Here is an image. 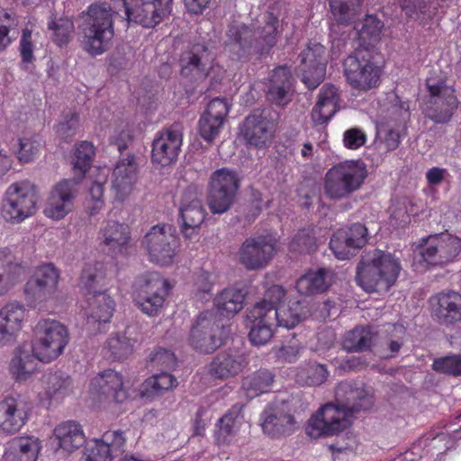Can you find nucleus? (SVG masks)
Instances as JSON below:
<instances>
[{"instance_id":"f257e3e1","label":"nucleus","mask_w":461,"mask_h":461,"mask_svg":"<svg viewBox=\"0 0 461 461\" xmlns=\"http://www.w3.org/2000/svg\"><path fill=\"white\" fill-rule=\"evenodd\" d=\"M114 9L106 2L93 3L82 13L81 25L85 50L91 56L104 53L114 37V18L118 7L124 9L125 19L145 28H153L167 18L174 0H111Z\"/></svg>"},{"instance_id":"f03ea898","label":"nucleus","mask_w":461,"mask_h":461,"mask_svg":"<svg viewBox=\"0 0 461 461\" xmlns=\"http://www.w3.org/2000/svg\"><path fill=\"white\" fill-rule=\"evenodd\" d=\"M278 18L269 12L250 23L233 22L225 32L223 50L233 61H260L276 44Z\"/></svg>"},{"instance_id":"7ed1b4c3","label":"nucleus","mask_w":461,"mask_h":461,"mask_svg":"<svg viewBox=\"0 0 461 461\" xmlns=\"http://www.w3.org/2000/svg\"><path fill=\"white\" fill-rule=\"evenodd\" d=\"M35 341L15 349L9 370L17 381L27 380L37 369L38 361L49 363L58 358L68 343L67 328L55 320H41L34 328Z\"/></svg>"},{"instance_id":"20e7f679","label":"nucleus","mask_w":461,"mask_h":461,"mask_svg":"<svg viewBox=\"0 0 461 461\" xmlns=\"http://www.w3.org/2000/svg\"><path fill=\"white\" fill-rule=\"evenodd\" d=\"M336 396L344 397L339 404L327 403L308 420L306 434L312 438L339 434L350 426L348 416L367 411L373 405V397L364 388L354 387L350 383H341Z\"/></svg>"},{"instance_id":"39448f33","label":"nucleus","mask_w":461,"mask_h":461,"mask_svg":"<svg viewBox=\"0 0 461 461\" xmlns=\"http://www.w3.org/2000/svg\"><path fill=\"white\" fill-rule=\"evenodd\" d=\"M402 269L394 255L372 249L364 252L357 267L356 282L366 292H387L396 282Z\"/></svg>"},{"instance_id":"423d86ee","label":"nucleus","mask_w":461,"mask_h":461,"mask_svg":"<svg viewBox=\"0 0 461 461\" xmlns=\"http://www.w3.org/2000/svg\"><path fill=\"white\" fill-rule=\"evenodd\" d=\"M367 177L366 163L351 159L332 166L324 176V193L332 200H341L359 190Z\"/></svg>"},{"instance_id":"0eeeda50","label":"nucleus","mask_w":461,"mask_h":461,"mask_svg":"<svg viewBox=\"0 0 461 461\" xmlns=\"http://www.w3.org/2000/svg\"><path fill=\"white\" fill-rule=\"evenodd\" d=\"M343 70L347 83L360 92L377 87L381 81L382 67L371 49H357L344 59Z\"/></svg>"},{"instance_id":"6e6552de","label":"nucleus","mask_w":461,"mask_h":461,"mask_svg":"<svg viewBox=\"0 0 461 461\" xmlns=\"http://www.w3.org/2000/svg\"><path fill=\"white\" fill-rule=\"evenodd\" d=\"M241 185L237 170L221 167L213 171L208 180L207 204L213 214L228 212L236 202Z\"/></svg>"},{"instance_id":"1a4fd4ad","label":"nucleus","mask_w":461,"mask_h":461,"mask_svg":"<svg viewBox=\"0 0 461 461\" xmlns=\"http://www.w3.org/2000/svg\"><path fill=\"white\" fill-rule=\"evenodd\" d=\"M214 49L211 40L199 39L187 44L178 59L180 76L191 83L203 81L212 68Z\"/></svg>"},{"instance_id":"9d476101","label":"nucleus","mask_w":461,"mask_h":461,"mask_svg":"<svg viewBox=\"0 0 461 461\" xmlns=\"http://www.w3.org/2000/svg\"><path fill=\"white\" fill-rule=\"evenodd\" d=\"M429 93L423 109L426 118L436 124L448 123L458 107V100L452 86L447 84L445 77H430L426 80Z\"/></svg>"},{"instance_id":"9b49d317","label":"nucleus","mask_w":461,"mask_h":461,"mask_svg":"<svg viewBox=\"0 0 461 461\" xmlns=\"http://www.w3.org/2000/svg\"><path fill=\"white\" fill-rule=\"evenodd\" d=\"M39 194L37 187L24 180L12 184L6 190L2 204V216L11 223H20L37 211Z\"/></svg>"},{"instance_id":"f8f14e48","label":"nucleus","mask_w":461,"mask_h":461,"mask_svg":"<svg viewBox=\"0 0 461 461\" xmlns=\"http://www.w3.org/2000/svg\"><path fill=\"white\" fill-rule=\"evenodd\" d=\"M228 335L227 328L221 324L213 312H201L190 327L188 343L201 354H212Z\"/></svg>"},{"instance_id":"ddd939ff","label":"nucleus","mask_w":461,"mask_h":461,"mask_svg":"<svg viewBox=\"0 0 461 461\" xmlns=\"http://www.w3.org/2000/svg\"><path fill=\"white\" fill-rule=\"evenodd\" d=\"M134 289V301L140 310L149 316H156L163 307L170 287L159 273L147 272L137 277Z\"/></svg>"},{"instance_id":"4468645a","label":"nucleus","mask_w":461,"mask_h":461,"mask_svg":"<svg viewBox=\"0 0 461 461\" xmlns=\"http://www.w3.org/2000/svg\"><path fill=\"white\" fill-rule=\"evenodd\" d=\"M149 260L153 263L168 266L173 262L179 246L175 230L168 224L152 226L141 240Z\"/></svg>"},{"instance_id":"2eb2a0df","label":"nucleus","mask_w":461,"mask_h":461,"mask_svg":"<svg viewBox=\"0 0 461 461\" xmlns=\"http://www.w3.org/2000/svg\"><path fill=\"white\" fill-rule=\"evenodd\" d=\"M260 422L263 433L276 439L289 437L299 427L285 402L267 405L260 414Z\"/></svg>"},{"instance_id":"dca6fc26","label":"nucleus","mask_w":461,"mask_h":461,"mask_svg":"<svg viewBox=\"0 0 461 461\" xmlns=\"http://www.w3.org/2000/svg\"><path fill=\"white\" fill-rule=\"evenodd\" d=\"M299 69L302 81L311 90L317 88L324 80L327 68L325 47L316 41H310L300 52Z\"/></svg>"},{"instance_id":"f3484780","label":"nucleus","mask_w":461,"mask_h":461,"mask_svg":"<svg viewBox=\"0 0 461 461\" xmlns=\"http://www.w3.org/2000/svg\"><path fill=\"white\" fill-rule=\"evenodd\" d=\"M183 144V132L177 123L163 129L156 134L152 141L151 160L167 167L178 158Z\"/></svg>"},{"instance_id":"a211bd4d","label":"nucleus","mask_w":461,"mask_h":461,"mask_svg":"<svg viewBox=\"0 0 461 461\" xmlns=\"http://www.w3.org/2000/svg\"><path fill=\"white\" fill-rule=\"evenodd\" d=\"M59 272L52 264L40 266L24 285V294L31 303H42L53 296L57 290Z\"/></svg>"},{"instance_id":"6ab92c4d","label":"nucleus","mask_w":461,"mask_h":461,"mask_svg":"<svg viewBox=\"0 0 461 461\" xmlns=\"http://www.w3.org/2000/svg\"><path fill=\"white\" fill-rule=\"evenodd\" d=\"M276 252V242L267 235L249 237L244 240L240 251V262L248 270L265 267Z\"/></svg>"},{"instance_id":"aec40b11","label":"nucleus","mask_w":461,"mask_h":461,"mask_svg":"<svg viewBox=\"0 0 461 461\" xmlns=\"http://www.w3.org/2000/svg\"><path fill=\"white\" fill-rule=\"evenodd\" d=\"M368 240L367 228L359 222L339 229L333 233L330 248L338 259H348L355 250L362 249Z\"/></svg>"},{"instance_id":"412c9836","label":"nucleus","mask_w":461,"mask_h":461,"mask_svg":"<svg viewBox=\"0 0 461 461\" xmlns=\"http://www.w3.org/2000/svg\"><path fill=\"white\" fill-rule=\"evenodd\" d=\"M268 115L267 110L257 109L244 119L240 133L247 145L261 149L267 147L270 142L274 124Z\"/></svg>"},{"instance_id":"4be33fe9","label":"nucleus","mask_w":461,"mask_h":461,"mask_svg":"<svg viewBox=\"0 0 461 461\" xmlns=\"http://www.w3.org/2000/svg\"><path fill=\"white\" fill-rule=\"evenodd\" d=\"M206 212L201 199L197 196V188L189 185L183 193L179 216L182 221L181 231L185 238H191L205 219Z\"/></svg>"},{"instance_id":"5701e85b","label":"nucleus","mask_w":461,"mask_h":461,"mask_svg":"<svg viewBox=\"0 0 461 461\" xmlns=\"http://www.w3.org/2000/svg\"><path fill=\"white\" fill-rule=\"evenodd\" d=\"M77 183L75 179H64L54 186L44 210L46 216L61 220L73 210Z\"/></svg>"},{"instance_id":"b1692460","label":"nucleus","mask_w":461,"mask_h":461,"mask_svg":"<svg viewBox=\"0 0 461 461\" xmlns=\"http://www.w3.org/2000/svg\"><path fill=\"white\" fill-rule=\"evenodd\" d=\"M93 443L86 448L84 461H112L123 453L125 438L120 429L108 430L100 438H95Z\"/></svg>"},{"instance_id":"393cba45","label":"nucleus","mask_w":461,"mask_h":461,"mask_svg":"<svg viewBox=\"0 0 461 461\" xmlns=\"http://www.w3.org/2000/svg\"><path fill=\"white\" fill-rule=\"evenodd\" d=\"M432 315L444 326L461 322V294L453 290L443 291L430 298Z\"/></svg>"},{"instance_id":"a878e982","label":"nucleus","mask_w":461,"mask_h":461,"mask_svg":"<svg viewBox=\"0 0 461 461\" xmlns=\"http://www.w3.org/2000/svg\"><path fill=\"white\" fill-rule=\"evenodd\" d=\"M91 391L105 401L116 403L123 402L128 398V393L123 386L122 375L107 369L98 374L91 381Z\"/></svg>"},{"instance_id":"bb28decb","label":"nucleus","mask_w":461,"mask_h":461,"mask_svg":"<svg viewBox=\"0 0 461 461\" xmlns=\"http://www.w3.org/2000/svg\"><path fill=\"white\" fill-rule=\"evenodd\" d=\"M25 308L22 303L12 301L0 309V346L13 344L22 330Z\"/></svg>"},{"instance_id":"cd10ccee","label":"nucleus","mask_w":461,"mask_h":461,"mask_svg":"<svg viewBox=\"0 0 461 461\" xmlns=\"http://www.w3.org/2000/svg\"><path fill=\"white\" fill-rule=\"evenodd\" d=\"M294 82L290 68L285 65L276 68L267 91V100L278 106L287 105L292 101Z\"/></svg>"},{"instance_id":"c85d7f7f","label":"nucleus","mask_w":461,"mask_h":461,"mask_svg":"<svg viewBox=\"0 0 461 461\" xmlns=\"http://www.w3.org/2000/svg\"><path fill=\"white\" fill-rule=\"evenodd\" d=\"M138 166L135 162V156L131 154L126 158L120 160L113 169V180L112 190L114 199L122 202L131 192L132 185L136 181Z\"/></svg>"},{"instance_id":"c756f323","label":"nucleus","mask_w":461,"mask_h":461,"mask_svg":"<svg viewBox=\"0 0 461 461\" xmlns=\"http://www.w3.org/2000/svg\"><path fill=\"white\" fill-rule=\"evenodd\" d=\"M26 420L27 412L21 401L10 397L0 402V434H15Z\"/></svg>"},{"instance_id":"7c9ffc66","label":"nucleus","mask_w":461,"mask_h":461,"mask_svg":"<svg viewBox=\"0 0 461 461\" xmlns=\"http://www.w3.org/2000/svg\"><path fill=\"white\" fill-rule=\"evenodd\" d=\"M246 366L243 355L227 350L217 354L211 365L210 374L219 379H227L240 374Z\"/></svg>"},{"instance_id":"2f4dec72","label":"nucleus","mask_w":461,"mask_h":461,"mask_svg":"<svg viewBox=\"0 0 461 461\" xmlns=\"http://www.w3.org/2000/svg\"><path fill=\"white\" fill-rule=\"evenodd\" d=\"M332 272L325 267L310 269L298 278L295 287L299 294L312 296L326 292L331 285Z\"/></svg>"},{"instance_id":"473e14b6","label":"nucleus","mask_w":461,"mask_h":461,"mask_svg":"<svg viewBox=\"0 0 461 461\" xmlns=\"http://www.w3.org/2000/svg\"><path fill=\"white\" fill-rule=\"evenodd\" d=\"M250 320L249 339L255 346H262L273 337L274 321L268 319V312L260 307H253L249 312Z\"/></svg>"},{"instance_id":"72a5a7b5","label":"nucleus","mask_w":461,"mask_h":461,"mask_svg":"<svg viewBox=\"0 0 461 461\" xmlns=\"http://www.w3.org/2000/svg\"><path fill=\"white\" fill-rule=\"evenodd\" d=\"M54 437L58 447L68 453L75 451L86 443L81 425L74 420L59 424L54 429Z\"/></svg>"},{"instance_id":"f704fd0d","label":"nucleus","mask_w":461,"mask_h":461,"mask_svg":"<svg viewBox=\"0 0 461 461\" xmlns=\"http://www.w3.org/2000/svg\"><path fill=\"white\" fill-rule=\"evenodd\" d=\"M339 95L334 86L324 85L317 104L312 111V119L316 125L327 123L338 111Z\"/></svg>"},{"instance_id":"c9c22d12","label":"nucleus","mask_w":461,"mask_h":461,"mask_svg":"<svg viewBox=\"0 0 461 461\" xmlns=\"http://www.w3.org/2000/svg\"><path fill=\"white\" fill-rule=\"evenodd\" d=\"M23 274L24 267L11 250L0 249V296L5 294Z\"/></svg>"},{"instance_id":"e433bc0d","label":"nucleus","mask_w":461,"mask_h":461,"mask_svg":"<svg viewBox=\"0 0 461 461\" xmlns=\"http://www.w3.org/2000/svg\"><path fill=\"white\" fill-rule=\"evenodd\" d=\"M268 319L274 321L276 326L293 329L305 317L306 312L299 300H290L287 304L279 308H268Z\"/></svg>"},{"instance_id":"4c0bfd02","label":"nucleus","mask_w":461,"mask_h":461,"mask_svg":"<svg viewBox=\"0 0 461 461\" xmlns=\"http://www.w3.org/2000/svg\"><path fill=\"white\" fill-rule=\"evenodd\" d=\"M377 332L371 326H356L346 332L342 347L348 352H364L371 350Z\"/></svg>"},{"instance_id":"58836bf2","label":"nucleus","mask_w":461,"mask_h":461,"mask_svg":"<svg viewBox=\"0 0 461 461\" xmlns=\"http://www.w3.org/2000/svg\"><path fill=\"white\" fill-rule=\"evenodd\" d=\"M101 235L103 243L114 254L122 252L130 240L128 226L118 221H107Z\"/></svg>"},{"instance_id":"ea45409f","label":"nucleus","mask_w":461,"mask_h":461,"mask_svg":"<svg viewBox=\"0 0 461 461\" xmlns=\"http://www.w3.org/2000/svg\"><path fill=\"white\" fill-rule=\"evenodd\" d=\"M41 383L49 399H62L72 391V379L62 371L44 374Z\"/></svg>"},{"instance_id":"a19ab883","label":"nucleus","mask_w":461,"mask_h":461,"mask_svg":"<svg viewBox=\"0 0 461 461\" xmlns=\"http://www.w3.org/2000/svg\"><path fill=\"white\" fill-rule=\"evenodd\" d=\"M245 296L242 289L229 287L215 297L214 304L221 314L233 316L243 309Z\"/></svg>"},{"instance_id":"79ce46f5","label":"nucleus","mask_w":461,"mask_h":461,"mask_svg":"<svg viewBox=\"0 0 461 461\" xmlns=\"http://www.w3.org/2000/svg\"><path fill=\"white\" fill-rule=\"evenodd\" d=\"M89 318L97 322H109L114 310V302L105 291H99L86 297Z\"/></svg>"},{"instance_id":"37998d69","label":"nucleus","mask_w":461,"mask_h":461,"mask_svg":"<svg viewBox=\"0 0 461 461\" xmlns=\"http://www.w3.org/2000/svg\"><path fill=\"white\" fill-rule=\"evenodd\" d=\"M275 375L267 369H259L242 381L246 395L252 399L271 390Z\"/></svg>"},{"instance_id":"c03bdc74","label":"nucleus","mask_w":461,"mask_h":461,"mask_svg":"<svg viewBox=\"0 0 461 461\" xmlns=\"http://www.w3.org/2000/svg\"><path fill=\"white\" fill-rule=\"evenodd\" d=\"M383 27V22L375 15H366L361 22V27L358 28V25L355 27L357 30L358 49L375 50V44L380 41Z\"/></svg>"},{"instance_id":"a18cd8bd","label":"nucleus","mask_w":461,"mask_h":461,"mask_svg":"<svg viewBox=\"0 0 461 461\" xmlns=\"http://www.w3.org/2000/svg\"><path fill=\"white\" fill-rule=\"evenodd\" d=\"M129 330L122 333L112 334L106 340L104 350L113 360H122L132 354L136 340L127 335Z\"/></svg>"},{"instance_id":"49530a36","label":"nucleus","mask_w":461,"mask_h":461,"mask_svg":"<svg viewBox=\"0 0 461 461\" xmlns=\"http://www.w3.org/2000/svg\"><path fill=\"white\" fill-rule=\"evenodd\" d=\"M177 384L176 378L167 371H161L147 379L141 390V395L147 398H154L163 393L171 390Z\"/></svg>"},{"instance_id":"de8ad7c7","label":"nucleus","mask_w":461,"mask_h":461,"mask_svg":"<svg viewBox=\"0 0 461 461\" xmlns=\"http://www.w3.org/2000/svg\"><path fill=\"white\" fill-rule=\"evenodd\" d=\"M73 21L65 16H50L48 21V30L50 38L59 47L66 46L71 40L74 32Z\"/></svg>"},{"instance_id":"09e8293b","label":"nucleus","mask_w":461,"mask_h":461,"mask_svg":"<svg viewBox=\"0 0 461 461\" xmlns=\"http://www.w3.org/2000/svg\"><path fill=\"white\" fill-rule=\"evenodd\" d=\"M329 375L325 365L307 363L298 367L296 381L304 385L316 386L323 384Z\"/></svg>"},{"instance_id":"8fccbe9b","label":"nucleus","mask_w":461,"mask_h":461,"mask_svg":"<svg viewBox=\"0 0 461 461\" xmlns=\"http://www.w3.org/2000/svg\"><path fill=\"white\" fill-rule=\"evenodd\" d=\"M331 14L339 24L351 23L362 3V0H328Z\"/></svg>"},{"instance_id":"3c124183","label":"nucleus","mask_w":461,"mask_h":461,"mask_svg":"<svg viewBox=\"0 0 461 461\" xmlns=\"http://www.w3.org/2000/svg\"><path fill=\"white\" fill-rule=\"evenodd\" d=\"M103 279V273L96 265H86L80 276L79 286L88 297L99 291H105L104 285L101 284Z\"/></svg>"},{"instance_id":"603ef678","label":"nucleus","mask_w":461,"mask_h":461,"mask_svg":"<svg viewBox=\"0 0 461 461\" xmlns=\"http://www.w3.org/2000/svg\"><path fill=\"white\" fill-rule=\"evenodd\" d=\"M441 265L453 262L461 252V239L450 235H436Z\"/></svg>"},{"instance_id":"864d4df0","label":"nucleus","mask_w":461,"mask_h":461,"mask_svg":"<svg viewBox=\"0 0 461 461\" xmlns=\"http://www.w3.org/2000/svg\"><path fill=\"white\" fill-rule=\"evenodd\" d=\"M401 8L407 18L415 21H425L434 14L430 0H401Z\"/></svg>"},{"instance_id":"5fc2aeb1","label":"nucleus","mask_w":461,"mask_h":461,"mask_svg":"<svg viewBox=\"0 0 461 461\" xmlns=\"http://www.w3.org/2000/svg\"><path fill=\"white\" fill-rule=\"evenodd\" d=\"M95 149L91 142H80L75 150L73 158V168L75 173L78 175V178H82L90 168Z\"/></svg>"},{"instance_id":"6e6d98bb","label":"nucleus","mask_w":461,"mask_h":461,"mask_svg":"<svg viewBox=\"0 0 461 461\" xmlns=\"http://www.w3.org/2000/svg\"><path fill=\"white\" fill-rule=\"evenodd\" d=\"M289 249L292 252L308 253L314 252L317 249V240L314 230L303 228L297 231L292 239Z\"/></svg>"},{"instance_id":"4d7b16f0","label":"nucleus","mask_w":461,"mask_h":461,"mask_svg":"<svg viewBox=\"0 0 461 461\" xmlns=\"http://www.w3.org/2000/svg\"><path fill=\"white\" fill-rule=\"evenodd\" d=\"M149 365L161 371H168L176 367V357L171 350L158 347L149 355Z\"/></svg>"},{"instance_id":"13d9d810","label":"nucleus","mask_w":461,"mask_h":461,"mask_svg":"<svg viewBox=\"0 0 461 461\" xmlns=\"http://www.w3.org/2000/svg\"><path fill=\"white\" fill-rule=\"evenodd\" d=\"M79 125V115L77 113H63L62 120L56 125V133L65 141L70 140L77 133Z\"/></svg>"},{"instance_id":"bf43d9fd","label":"nucleus","mask_w":461,"mask_h":461,"mask_svg":"<svg viewBox=\"0 0 461 461\" xmlns=\"http://www.w3.org/2000/svg\"><path fill=\"white\" fill-rule=\"evenodd\" d=\"M432 369L438 373L459 376L461 375V355H451L434 359Z\"/></svg>"},{"instance_id":"052dcab7","label":"nucleus","mask_w":461,"mask_h":461,"mask_svg":"<svg viewBox=\"0 0 461 461\" xmlns=\"http://www.w3.org/2000/svg\"><path fill=\"white\" fill-rule=\"evenodd\" d=\"M286 291L281 285H272L264 294L261 301L258 302L254 307H260L261 310L268 311V308H279V305L285 304L283 299Z\"/></svg>"},{"instance_id":"680f3d73","label":"nucleus","mask_w":461,"mask_h":461,"mask_svg":"<svg viewBox=\"0 0 461 461\" xmlns=\"http://www.w3.org/2000/svg\"><path fill=\"white\" fill-rule=\"evenodd\" d=\"M32 32L30 29L25 28L22 32V36L19 44V52L21 56V64L23 68L27 69L29 64H32L35 60L33 55L34 44L32 42Z\"/></svg>"},{"instance_id":"e2e57ef3","label":"nucleus","mask_w":461,"mask_h":461,"mask_svg":"<svg viewBox=\"0 0 461 461\" xmlns=\"http://www.w3.org/2000/svg\"><path fill=\"white\" fill-rule=\"evenodd\" d=\"M19 146L18 159L23 163H29L39 154L41 142L37 137L22 138L19 140Z\"/></svg>"},{"instance_id":"0e129e2a","label":"nucleus","mask_w":461,"mask_h":461,"mask_svg":"<svg viewBox=\"0 0 461 461\" xmlns=\"http://www.w3.org/2000/svg\"><path fill=\"white\" fill-rule=\"evenodd\" d=\"M223 122L205 114H202L198 122L199 133L202 139L207 142H212L219 134Z\"/></svg>"},{"instance_id":"69168bd1","label":"nucleus","mask_w":461,"mask_h":461,"mask_svg":"<svg viewBox=\"0 0 461 461\" xmlns=\"http://www.w3.org/2000/svg\"><path fill=\"white\" fill-rule=\"evenodd\" d=\"M419 255L428 265L442 266L438 258L439 251L438 242L436 240V235L429 237L425 240V243L419 249Z\"/></svg>"},{"instance_id":"338daca9","label":"nucleus","mask_w":461,"mask_h":461,"mask_svg":"<svg viewBox=\"0 0 461 461\" xmlns=\"http://www.w3.org/2000/svg\"><path fill=\"white\" fill-rule=\"evenodd\" d=\"M237 414L233 411H229L223 415L217 423L218 430L217 440L225 443L228 437L233 435L236 430Z\"/></svg>"},{"instance_id":"774afa93","label":"nucleus","mask_w":461,"mask_h":461,"mask_svg":"<svg viewBox=\"0 0 461 461\" xmlns=\"http://www.w3.org/2000/svg\"><path fill=\"white\" fill-rule=\"evenodd\" d=\"M15 25L14 18L10 14L6 12L0 14V51L10 45L15 37L14 32L10 35L13 27Z\"/></svg>"}]
</instances>
